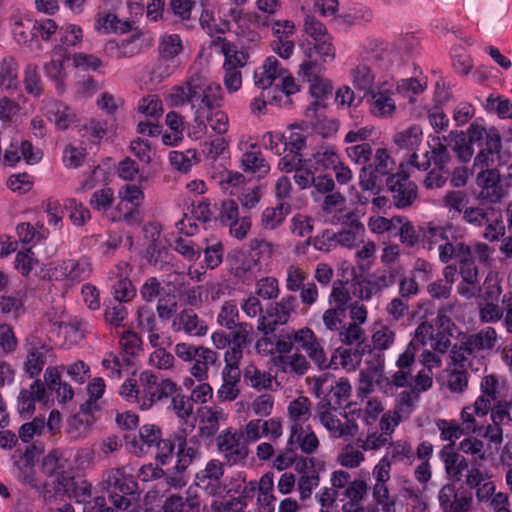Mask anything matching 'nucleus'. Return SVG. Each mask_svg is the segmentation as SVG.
Wrapping results in <instances>:
<instances>
[{
	"label": "nucleus",
	"instance_id": "f257e3e1",
	"mask_svg": "<svg viewBox=\"0 0 512 512\" xmlns=\"http://www.w3.org/2000/svg\"><path fill=\"white\" fill-rule=\"evenodd\" d=\"M169 98L175 107L191 104L194 121L199 126L210 127L219 135L228 131L229 118L221 110L223 89L219 83L208 82L201 72H190L181 85L171 89Z\"/></svg>",
	"mask_w": 512,
	"mask_h": 512
},
{
	"label": "nucleus",
	"instance_id": "f03ea898",
	"mask_svg": "<svg viewBox=\"0 0 512 512\" xmlns=\"http://www.w3.org/2000/svg\"><path fill=\"white\" fill-rule=\"evenodd\" d=\"M174 353L182 361L191 363L190 374L199 382L208 379L209 368L218 361V354L214 350L185 342L177 343Z\"/></svg>",
	"mask_w": 512,
	"mask_h": 512
},
{
	"label": "nucleus",
	"instance_id": "7ed1b4c3",
	"mask_svg": "<svg viewBox=\"0 0 512 512\" xmlns=\"http://www.w3.org/2000/svg\"><path fill=\"white\" fill-rule=\"evenodd\" d=\"M104 488L109 493L113 505L122 512H130L131 501L126 496L137 488V483L121 468L108 470L103 475Z\"/></svg>",
	"mask_w": 512,
	"mask_h": 512
},
{
	"label": "nucleus",
	"instance_id": "20e7f679",
	"mask_svg": "<svg viewBox=\"0 0 512 512\" xmlns=\"http://www.w3.org/2000/svg\"><path fill=\"white\" fill-rule=\"evenodd\" d=\"M393 142L397 149L403 153L407 164L416 168L424 169L428 165L427 154H418L423 143V131L419 125H411L393 136Z\"/></svg>",
	"mask_w": 512,
	"mask_h": 512
},
{
	"label": "nucleus",
	"instance_id": "39448f33",
	"mask_svg": "<svg viewBox=\"0 0 512 512\" xmlns=\"http://www.w3.org/2000/svg\"><path fill=\"white\" fill-rule=\"evenodd\" d=\"M120 202L116 206L117 215L112 217L113 221H124L133 226L141 222L140 207L144 202V192L135 184H126L118 191Z\"/></svg>",
	"mask_w": 512,
	"mask_h": 512
},
{
	"label": "nucleus",
	"instance_id": "423d86ee",
	"mask_svg": "<svg viewBox=\"0 0 512 512\" xmlns=\"http://www.w3.org/2000/svg\"><path fill=\"white\" fill-rule=\"evenodd\" d=\"M296 305L297 298L294 295H285L279 301L270 304L265 315L258 319V331L265 336L272 334L278 326L288 323Z\"/></svg>",
	"mask_w": 512,
	"mask_h": 512
},
{
	"label": "nucleus",
	"instance_id": "0eeeda50",
	"mask_svg": "<svg viewBox=\"0 0 512 512\" xmlns=\"http://www.w3.org/2000/svg\"><path fill=\"white\" fill-rule=\"evenodd\" d=\"M92 263L87 258L66 259L58 262L49 270V276L56 281H65L76 285L92 274Z\"/></svg>",
	"mask_w": 512,
	"mask_h": 512
},
{
	"label": "nucleus",
	"instance_id": "6e6552de",
	"mask_svg": "<svg viewBox=\"0 0 512 512\" xmlns=\"http://www.w3.org/2000/svg\"><path fill=\"white\" fill-rule=\"evenodd\" d=\"M216 443L219 453L230 466L244 463L249 455L247 443L238 431L232 429L222 431Z\"/></svg>",
	"mask_w": 512,
	"mask_h": 512
},
{
	"label": "nucleus",
	"instance_id": "1a4fd4ad",
	"mask_svg": "<svg viewBox=\"0 0 512 512\" xmlns=\"http://www.w3.org/2000/svg\"><path fill=\"white\" fill-rule=\"evenodd\" d=\"M26 359L24 371L30 378H36L42 372L47 360L52 356V348L36 334H30L24 342Z\"/></svg>",
	"mask_w": 512,
	"mask_h": 512
},
{
	"label": "nucleus",
	"instance_id": "9d476101",
	"mask_svg": "<svg viewBox=\"0 0 512 512\" xmlns=\"http://www.w3.org/2000/svg\"><path fill=\"white\" fill-rule=\"evenodd\" d=\"M386 186L391 194L393 204L399 209L412 206L417 199V185L404 172L390 175L386 180Z\"/></svg>",
	"mask_w": 512,
	"mask_h": 512
},
{
	"label": "nucleus",
	"instance_id": "9b49d317",
	"mask_svg": "<svg viewBox=\"0 0 512 512\" xmlns=\"http://www.w3.org/2000/svg\"><path fill=\"white\" fill-rule=\"evenodd\" d=\"M438 502L442 512H469L473 495L468 489L448 483L439 490Z\"/></svg>",
	"mask_w": 512,
	"mask_h": 512
},
{
	"label": "nucleus",
	"instance_id": "f8f14e48",
	"mask_svg": "<svg viewBox=\"0 0 512 512\" xmlns=\"http://www.w3.org/2000/svg\"><path fill=\"white\" fill-rule=\"evenodd\" d=\"M364 57L381 69H387L399 60L400 54L395 44L382 40H367L363 46Z\"/></svg>",
	"mask_w": 512,
	"mask_h": 512
},
{
	"label": "nucleus",
	"instance_id": "ddd939ff",
	"mask_svg": "<svg viewBox=\"0 0 512 512\" xmlns=\"http://www.w3.org/2000/svg\"><path fill=\"white\" fill-rule=\"evenodd\" d=\"M224 475V463L218 459L209 460L205 467L195 475V485L208 495L215 496L222 492L221 480Z\"/></svg>",
	"mask_w": 512,
	"mask_h": 512
},
{
	"label": "nucleus",
	"instance_id": "4468645a",
	"mask_svg": "<svg viewBox=\"0 0 512 512\" xmlns=\"http://www.w3.org/2000/svg\"><path fill=\"white\" fill-rule=\"evenodd\" d=\"M476 184L480 188L479 198L491 204L501 202L506 195V190L501 183V177L497 169L480 170L476 178Z\"/></svg>",
	"mask_w": 512,
	"mask_h": 512
},
{
	"label": "nucleus",
	"instance_id": "2eb2a0df",
	"mask_svg": "<svg viewBox=\"0 0 512 512\" xmlns=\"http://www.w3.org/2000/svg\"><path fill=\"white\" fill-rule=\"evenodd\" d=\"M292 332L297 352L303 350L317 366L328 367L325 352L311 329L305 327Z\"/></svg>",
	"mask_w": 512,
	"mask_h": 512
},
{
	"label": "nucleus",
	"instance_id": "dca6fc26",
	"mask_svg": "<svg viewBox=\"0 0 512 512\" xmlns=\"http://www.w3.org/2000/svg\"><path fill=\"white\" fill-rule=\"evenodd\" d=\"M229 330L230 346L224 353V361H234V363L240 364L243 358V349L252 342L254 328L250 323L240 322Z\"/></svg>",
	"mask_w": 512,
	"mask_h": 512
},
{
	"label": "nucleus",
	"instance_id": "f3484780",
	"mask_svg": "<svg viewBox=\"0 0 512 512\" xmlns=\"http://www.w3.org/2000/svg\"><path fill=\"white\" fill-rule=\"evenodd\" d=\"M221 372L222 384L217 390V397L221 401L232 402L240 395L241 371L239 363L224 361Z\"/></svg>",
	"mask_w": 512,
	"mask_h": 512
},
{
	"label": "nucleus",
	"instance_id": "a211bd4d",
	"mask_svg": "<svg viewBox=\"0 0 512 512\" xmlns=\"http://www.w3.org/2000/svg\"><path fill=\"white\" fill-rule=\"evenodd\" d=\"M244 384L257 391H276L280 387L276 376L269 371L259 369L254 363H249L243 369Z\"/></svg>",
	"mask_w": 512,
	"mask_h": 512
},
{
	"label": "nucleus",
	"instance_id": "6ab92c4d",
	"mask_svg": "<svg viewBox=\"0 0 512 512\" xmlns=\"http://www.w3.org/2000/svg\"><path fill=\"white\" fill-rule=\"evenodd\" d=\"M162 438L160 427L154 424H145L139 428L138 437L134 436L127 441L131 453L136 456H143L150 448L155 447Z\"/></svg>",
	"mask_w": 512,
	"mask_h": 512
},
{
	"label": "nucleus",
	"instance_id": "aec40b11",
	"mask_svg": "<svg viewBox=\"0 0 512 512\" xmlns=\"http://www.w3.org/2000/svg\"><path fill=\"white\" fill-rule=\"evenodd\" d=\"M43 111L47 119L59 130H65L77 121L76 113L69 106L55 99L45 101Z\"/></svg>",
	"mask_w": 512,
	"mask_h": 512
},
{
	"label": "nucleus",
	"instance_id": "412c9836",
	"mask_svg": "<svg viewBox=\"0 0 512 512\" xmlns=\"http://www.w3.org/2000/svg\"><path fill=\"white\" fill-rule=\"evenodd\" d=\"M288 446L299 448L305 454H313L319 447V440L310 426L304 427L302 423H294L290 428Z\"/></svg>",
	"mask_w": 512,
	"mask_h": 512
},
{
	"label": "nucleus",
	"instance_id": "4be33fe9",
	"mask_svg": "<svg viewBox=\"0 0 512 512\" xmlns=\"http://www.w3.org/2000/svg\"><path fill=\"white\" fill-rule=\"evenodd\" d=\"M428 149L423 154H427L428 165L419 171H428L432 165L440 167L441 170L448 169L447 165L451 161L452 156L449 151V144L446 143L443 136H430L428 141Z\"/></svg>",
	"mask_w": 512,
	"mask_h": 512
},
{
	"label": "nucleus",
	"instance_id": "5701e85b",
	"mask_svg": "<svg viewBox=\"0 0 512 512\" xmlns=\"http://www.w3.org/2000/svg\"><path fill=\"white\" fill-rule=\"evenodd\" d=\"M284 74H286V70L281 67L280 62L270 56L254 71V85L259 89L266 90Z\"/></svg>",
	"mask_w": 512,
	"mask_h": 512
},
{
	"label": "nucleus",
	"instance_id": "b1692460",
	"mask_svg": "<svg viewBox=\"0 0 512 512\" xmlns=\"http://www.w3.org/2000/svg\"><path fill=\"white\" fill-rule=\"evenodd\" d=\"M46 397L44 383L36 379L29 389H22L18 396L17 409L22 417H29L35 410V400L43 401Z\"/></svg>",
	"mask_w": 512,
	"mask_h": 512
},
{
	"label": "nucleus",
	"instance_id": "393cba45",
	"mask_svg": "<svg viewBox=\"0 0 512 512\" xmlns=\"http://www.w3.org/2000/svg\"><path fill=\"white\" fill-rule=\"evenodd\" d=\"M319 421L334 438L354 436L358 431V425L353 420L342 422L329 410L319 413Z\"/></svg>",
	"mask_w": 512,
	"mask_h": 512
},
{
	"label": "nucleus",
	"instance_id": "a878e982",
	"mask_svg": "<svg viewBox=\"0 0 512 512\" xmlns=\"http://www.w3.org/2000/svg\"><path fill=\"white\" fill-rule=\"evenodd\" d=\"M340 160L336 147L327 143L316 146L308 159L315 171L333 169L336 165H339Z\"/></svg>",
	"mask_w": 512,
	"mask_h": 512
},
{
	"label": "nucleus",
	"instance_id": "bb28decb",
	"mask_svg": "<svg viewBox=\"0 0 512 512\" xmlns=\"http://www.w3.org/2000/svg\"><path fill=\"white\" fill-rule=\"evenodd\" d=\"M483 357L474 345L471 344V341L464 336L459 342L455 343L450 350V358L454 366H458L461 368L473 367V361L478 360ZM478 368H475L477 370Z\"/></svg>",
	"mask_w": 512,
	"mask_h": 512
},
{
	"label": "nucleus",
	"instance_id": "cd10ccee",
	"mask_svg": "<svg viewBox=\"0 0 512 512\" xmlns=\"http://www.w3.org/2000/svg\"><path fill=\"white\" fill-rule=\"evenodd\" d=\"M441 461L449 478L460 481L464 470L468 469V461L464 456L453 450L451 445H445L439 452Z\"/></svg>",
	"mask_w": 512,
	"mask_h": 512
},
{
	"label": "nucleus",
	"instance_id": "c85d7f7f",
	"mask_svg": "<svg viewBox=\"0 0 512 512\" xmlns=\"http://www.w3.org/2000/svg\"><path fill=\"white\" fill-rule=\"evenodd\" d=\"M172 327L174 331H184L188 335L203 336L207 327L191 309L182 310L174 319Z\"/></svg>",
	"mask_w": 512,
	"mask_h": 512
},
{
	"label": "nucleus",
	"instance_id": "c756f323",
	"mask_svg": "<svg viewBox=\"0 0 512 512\" xmlns=\"http://www.w3.org/2000/svg\"><path fill=\"white\" fill-rule=\"evenodd\" d=\"M241 167L245 172L256 174L258 177H264L270 171V165L256 143L250 144V150L242 154Z\"/></svg>",
	"mask_w": 512,
	"mask_h": 512
},
{
	"label": "nucleus",
	"instance_id": "7c9ffc66",
	"mask_svg": "<svg viewBox=\"0 0 512 512\" xmlns=\"http://www.w3.org/2000/svg\"><path fill=\"white\" fill-rule=\"evenodd\" d=\"M367 103L370 113L378 118H389L396 110L395 101L386 92H370Z\"/></svg>",
	"mask_w": 512,
	"mask_h": 512
},
{
	"label": "nucleus",
	"instance_id": "2f4dec72",
	"mask_svg": "<svg viewBox=\"0 0 512 512\" xmlns=\"http://www.w3.org/2000/svg\"><path fill=\"white\" fill-rule=\"evenodd\" d=\"M444 140L449 144L461 162L467 163L471 160L474 148L473 144L467 140L465 132L451 130L447 135H444Z\"/></svg>",
	"mask_w": 512,
	"mask_h": 512
},
{
	"label": "nucleus",
	"instance_id": "473e14b6",
	"mask_svg": "<svg viewBox=\"0 0 512 512\" xmlns=\"http://www.w3.org/2000/svg\"><path fill=\"white\" fill-rule=\"evenodd\" d=\"M290 213V205L279 202L275 207H267L261 213L260 227L265 231H273L280 227Z\"/></svg>",
	"mask_w": 512,
	"mask_h": 512
},
{
	"label": "nucleus",
	"instance_id": "72a5a7b5",
	"mask_svg": "<svg viewBox=\"0 0 512 512\" xmlns=\"http://www.w3.org/2000/svg\"><path fill=\"white\" fill-rule=\"evenodd\" d=\"M275 251V245L261 237H255L249 241L250 256L267 269Z\"/></svg>",
	"mask_w": 512,
	"mask_h": 512
},
{
	"label": "nucleus",
	"instance_id": "f704fd0d",
	"mask_svg": "<svg viewBox=\"0 0 512 512\" xmlns=\"http://www.w3.org/2000/svg\"><path fill=\"white\" fill-rule=\"evenodd\" d=\"M176 391L177 385L175 382L170 379H162L152 387L151 392L146 397H142L140 407L144 410L149 409L155 402L173 396Z\"/></svg>",
	"mask_w": 512,
	"mask_h": 512
},
{
	"label": "nucleus",
	"instance_id": "c9c22d12",
	"mask_svg": "<svg viewBox=\"0 0 512 512\" xmlns=\"http://www.w3.org/2000/svg\"><path fill=\"white\" fill-rule=\"evenodd\" d=\"M18 64L13 57H5L0 61V88L5 91L17 90Z\"/></svg>",
	"mask_w": 512,
	"mask_h": 512
},
{
	"label": "nucleus",
	"instance_id": "e433bc0d",
	"mask_svg": "<svg viewBox=\"0 0 512 512\" xmlns=\"http://www.w3.org/2000/svg\"><path fill=\"white\" fill-rule=\"evenodd\" d=\"M217 42L221 44V52L224 55L222 66L233 68H244L247 65L248 54L239 50L237 46L225 38L218 37Z\"/></svg>",
	"mask_w": 512,
	"mask_h": 512
},
{
	"label": "nucleus",
	"instance_id": "4c0bfd02",
	"mask_svg": "<svg viewBox=\"0 0 512 512\" xmlns=\"http://www.w3.org/2000/svg\"><path fill=\"white\" fill-rule=\"evenodd\" d=\"M347 219L350 220L348 227L336 233V240L337 245L351 248L363 235L365 228L360 221L354 218L352 213L347 214Z\"/></svg>",
	"mask_w": 512,
	"mask_h": 512
},
{
	"label": "nucleus",
	"instance_id": "58836bf2",
	"mask_svg": "<svg viewBox=\"0 0 512 512\" xmlns=\"http://www.w3.org/2000/svg\"><path fill=\"white\" fill-rule=\"evenodd\" d=\"M333 86L328 79L321 77L315 82L309 83V91L315 101L306 109V116H314L320 107V101L328 98L332 94Z\"/></svg>",
	"mask_w": 512,
	"mask_h": 512
},
{
	"label": "nucleus",
	"instance_id": "ea45409f",
	"mask_svg": "<svg viewBox=\"0 0 512 512\" xmlns=\"http://www.w3.org/2000/svg\"><path fill=\"white\" fill-rule=\"evenodd\" d=\"M313 53H315L323 63L332 62L336 57L333 37L329 34L327 38L316 39L313 42V46L305 50V55L308 58H313Z\"/></svg>",
	"mask_w": 512,
	"mask_h": 512
},
{
	"label": "nucleus",
	"instance_id": "a19ab883",
	"mask_svg": "<svg viewBox=\"0 0 512 512\" xmlns=\"http://www.w3.org/2000/svg\"><path fill=\"white\" fill-rule=\"evenodd\" d=\"M350 74L352 78V84L357 90L363 91L365 95L372 92L375 76L367 64H358L351 70Z\"/></svg>",
	"mask_w": 512,
	"mask_h": 512
},
{
	"label": "nucleus",
	"instance_id": "79ce46f5",
	"mask_svg": "<svg viewBox=\"0 0 512 512\" xmlns=\"http://www.w3.org/2000/svg\"><path fill=\"white\" fill-rule=\"evenodd\" d=\"M23 85L27 94L33 97H40L44 92V83L42 81L38 66L28 64L23 72Z\"/></svg>",
	"mask_w": 512,
	"mask_h": 512
},
{
	"label": "nucleus",
	"instance_id": "37998d69",
	"mask_svg": "<svg viewBox=\"0 0 512 512\" xmlns=\"http://www.w3.org/2000/svg\"><path fill=\"white\" fill-rule=\"evenodd\" d=\"M455 238V230L453 226H428L424 232V239L428 243V249L431 250L435 246L440 249V245H444L448 240Z\"/></svg>",
	"mask_w": 512,
	"mask_h": 512
},
{
	"label": "nucleus",
	"instance_id": "c03bdc74",
	"mask_svg": "<svg viewBox=\"0 0 512 512\" xmlns=\"http://www.w3.org/2000/svg\"><path fill=\"white\" fill-rule=\"evenodd\" d=\"M11 25L14 39L18 44L27 45L34 39L35 32L31 19L14 16L11 18Z\"/></svg>",
	"mask_w": 512,
	"mask_h": 512
},
{
	"label": "nucleus",
	"instance_id": "a18cd8bd",
	"mask_svg": "<svg viewBox=\"0 0 512 512\" xmlns=\"http://www.w3.org/2000/svg\"><path fill=\"white\" fill-rule=\"evenodd\" d=\"M351 301L352 297L346 288V283L341 280L335 281L328 298L331 307L346 312L349 305L352 303Z\"/></svg>",
	"mask_w": 512,
	"mask_h": 512
},
{
	"label": "nucleus",
	"instance_id": "49530a36",
	"mask_svg": "<svg viewBox=\"0 0 512 512\" xmlns=\"http://www.w3.org/2000/svg\"><path fill=\"white\" fill-rule=\"evenodd\" d=\"M200 441L197 436L189 438V442L177 450V461L180 469H187L194 460L200 458Z\"/></svg>",
	"mask_w": 512,
	"mask_h": 512
},
{
	"label": "nucleus",
	"instance_id": "de8ad7c7",
	"mask_svg": "<svg viewBox=\"0 0 512 512\" xmlns=\"http://www.w3.org/2000/svg\"><path fill=\"white\" fill-rule=\"evenodd\" d=\"M372 497L382 512H396V499L390 495L387 482H374Z\"/></svg>",
	"mask_w": 512,
	"mask_h": 512
},
{
	"label": "nucleus",
	"instance_id": "09e8293b",
	"mask_svg": "<svg viewBox=\"0 0 512 512\" xmlns=\"http://www.w3.org/2000/svg\"><path fill=\"white\" fill-rule=\"evenodd\" d=\"M474 348L482 355L484 351L492 349L497 342V333L493 327H485L477 333L467 335Z\"/></svg>",
	"mask_w": 512,
	"mask_h": 512
},
{
	"label": "nucleus",
	"instance_id": "8fccbe9b",
	"mask_svg": "<svg viewBox=\"0 0 512 512\" xmlns=\"http://www.w3.org/2000/svg\"><path fill=\"white\" fill-rule=\"evenodd\" d=\"M365 349L356 348L355 350L339 348L334 356L335 364L340 365L347 371H355L361 362V356Z\"/></svg>",
	"mask_w": 512,
	"mask_h": 512
},
{
	"label": "nucleus",
	"instance_id": "3c124183",
	"mask_svg": "<svg viewBox=\"0 0 512 512\" xmlns=\"http://www.w3.org/2000/svg\"><path fill=\"white\" fill-rule=\"evenodd\" d=\"M169 161L175 169L187 173L198 162L197 151L195 149L172 151L169 153Z\"/></svg>",
	"mask_w": 512,
	"mask_h": 512
},
{
	"label": "nucleus",
	"instance_id": "603ef678",
	"mask_svg": "<svg viewBox=\"0 0 512 512\" xmlns=\"http://www.w3.org/2000/svg\"><path fill=\"white\" fill-rule=\"evenodd\" d=\"M289 417L295 423L307 421L311 417V402L305 396H299L292 400L287 407Z\"/></svg>",
	"mask_w": 512,
	"mask_h": 512
},
{
	"label": "nucleus",
	"instance_id": "864d4df0",
	"mask_svg": "<svg viewBox=\"0 0 512 512\" xmlns=\"http://www.w3.org/2000/svg\"><path fill=\"white\" fill-rule=\"evenodd\" d=\"M445 385L452 393H463L468 387V374L465 368L455 366L447 369Z\"/></svg>",
	"mask_w": 512,
	"mask_h": 512
},
{
	"label": "nucleus",
	"instance_id": "5fc2aeb1",
	"mask_svg": "<svg viewBox=\"0 0 512 512\" xmlns=\"http://www.w3.org/2000/svg\"><path fill=\"white\" fill-rule=\"evenodd\" d=\"M352 388L348 380L340 379L330 389L329 402L333 410H337L346 403L351 396Z\"/></svg>",
	"mask_w": 512,
	"mask_h": 512
},
{
	"label": "nucleus",
	"instance_id": "6e6d98bb",
	"mask_svg": "<svg viewBox=\"0 0 512 512\" xmlns=\"http://www.w3.org/2000/svg\"><path fill=\"white\" fill-rule=\"evenodd\" d=\"M225 419L222 409L205 407L202 414L204 426L200 428L203 434L214 435L219 430V422Z\"/></svg>",
	"mask_w": 512,
	"mask_h": 512
},
{
	"label": "nucleus",
	"instance_id": "4d7b16f0",
	"mask_svg": "<svg viewBox=\"0 0 512 512\" xmlns=\"http://www.w3.org/2000/svg\"><path fill=\"white\" fill-rule=\"evenodd\" d=\"M117 175L124 181H137L142 183L146 178L140 173L138 164L131 158L126 157L117 166Z\"/></svg>",
	"mask_w": 512,
	"mask_h": 512
},
{
	"label": "nucleus",
	"instance_id": "13d9d810",
	"mask_svg": "<svg viewBox=\"0 0 512 512\" xmlns=\"http://www.w3.org/2000/svg\"><path fill=\"white\" fill-rule=\"evenodd\" d=\"M128 316V311L124 305L119 301H110L105 306L104 318L105 321L111 326L120 327L123 326L124 320Z\"/></svg>",
	"mask_w": 512,
	"mask_h": 512
},
{
	"label": "nucleus",
	"instance_id": "bf43d9fd",
	"mask_svg": "<svg viewBox=\"0 0 512 512\" xmlns=\"http://www.w3.org/2000/svg\"><path fill=\"white\" fill-rule=\"evenodd\" d=\"M217 179L221 189L229 194H234V190L238 188L245 181V176L237 171L223 170L218 176H214Z\"/></svg>",
	"mask_w": 512,
	"mask_h": 512
},
{
	"label": "nucleus",
	"instance_id": "052dcab7",
	"mask_svg": "<svg viewBox=\"0 0 512 512\" xmlns=\"http://www.w3.org/2000/svg\"><path fill=\"white\" fill-rule=\"evenodd\" d=\"M173 249L187 261L195 262L201 255V248L192 240L182 236L177 237L172 245Z\"/></svg>",
	"mask_w": 512,
	"mask_h": 512
},
{
	"label": "nucleus",
	"instance_id": "680f3d73",
	"mask_svg": "<svg viewBox=\"0 0 512 512\" xmlns=\"http://www.w3.org/2000/svg\"><path fill=\"white\" fill-rule=\"evenodd\" d=\"M419 395L416 389L404 390L396 397V407L394 412H399L402 418H408L413 411L414 403L418 400Z\"/></svg>",
	"mask_w": 512,
	"mask_h": 512
},
{
	"label": "nucleus",
	"instance_id": "e2e57ef3",
	"mask_svg": "<svg viewBox=\"0 0 512 512\" xmlns=\"http://www.w3.org/2000/svg\"><path fill=\"white\" fill-rule=\"evenodd\" d=\"M114 200L113 190L106 187L93 192L89 204L95 211L106 212L112 207Z\"/></svg>",
	"mask_w": 512,
	"mask_h": 512
},
{
	"label": "nucleus",
	"instance_id": "0e129e2a",
	"mask_svg": "<svg viewBox=\"0 0 512 512\" xmlns=\"http://www.w3.org/2000/svg\"><path fill=\"white\" fill-rule=\"evenodd\" d=\"M240 217L239 207L235 200L226 199L220 203L217 220L222 226L228 227Z\"/></svg>",
	"mask_w": 512,
	"mask_h": 512
},
{
	"label": "nucleus",
	"instance_id": "69168bd1",
	"mask_svg": "<svg viewBox=\"0 0 512 512\" xmlns=\"http://www.w3.org/2000/svg\"><path fill=\"white\" fill-rule=\"evenodd\" d=\"M239 311L234 301H226L223 303L220 312L217 315V322L220 326L232 329L239 324Z\"/></svg>",
	"mask_w": 512,
	"mask_h": 512
},
{
	"label": "nucleus",
	"instance_id": "338daca9",
	"mask_svg": "<svg viewBox=\"0 0 512 512\" xmlns=\"http://www.w3.org/2000/svg\"><path fill=\"white\" fill-rule=\"evenodd\" d=\"M413 455V449L409 442L405 440H397L395 442L389 441L387 452L384 457H388L390 459V463L392 461H404L405 459L410 458Z\"/></svg>",
	"mask_w": 512,
	"mask_h": 512
},
{
	"label": "nucleus",
	"instance_id": "774afa93",
	"mask_svg": "<svg viewBox=\"0 0 512 512\" xmlns=\"http://www.w3.org/2000/svg\"><path fill=\"white\" fill-rule=\"evenodd\" d=\"M255 293L264 300L277 298L280 293L278 280L270 276L259 279L255 285Z\"/></svg>",
	"mask_w": 512,
	"mask_h": 512
}]
</instances>
